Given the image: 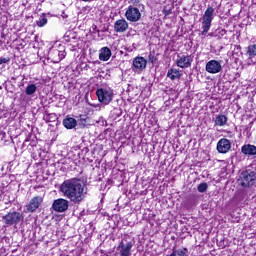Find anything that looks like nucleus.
<instances>
[{
	"label": "nucleus",
	"mask_w": 256,
	"mask_h": 256,
	"mask_svg": "<svg viewBox=\"0 0 256 256\" xmlns=\"http://www.w3.org/2000/svg\"><path fill=\"white\" fill-rule=\"evenodd\" d=\"M100 61H109L111 59V49L109 47H103L100 49L99 53Z\"/></svg>",
	"instance_id": "nucleus-18"
},
{
	"label": "nucleus",
	"mask_w": 256,
	"mask_h": 256,
	"mask_svg": "<svg viewBox=\"0 0 256 256\" xmlns=\"http://www.w3.org/2000/svg\"><path fill=\"white\" fill-rule=\"evenodd\" d=\"M65 41H67V43L71 42V38H69V36H65Z\"/></svg>",
	"instance_id": "nucleus-34"
},
{
	"label": "nucleus",
	"mask_w": 256,
	"mask_h": 256,
	"mask_svg": "<svg viewBox=\"0 0 256 256\" xmlns=\"http://www.w3.org/2000/svg\"><path fill=\"white\" fill-rule=\"evenodd\" d=\"M238 183L244 188L253 187L256 183V171L251 170L250 168L242 171L239 176Z\"/></svg>",
	"instance_id": "nucleus-3"
},
{
	"label": "nucleus",
	"mask_w": 256,
	"mask_h": 256,
	"mask_svg": "<svg viewBox=\"0 0 256 256\" xmlns=\"http://www.w3.org/2000/svg\"><path fill=\"white\" fill-rule=\"evenodd\" d=\"M231 149V141L227 138H221L217 143L218 153H229Z\"/></svg>",
	"instance_id": "nucleus-12"
},
{
	"label": "nucleus",
	"mask_w": 256,
	"mask_h": 256,
	"mask_svg": "<svg viewBox=\"0 0 256 256\" xmlns=\"http://www.w3.org/2000/svg\"><path fill=\"white\" fill-rule=\"evenodd\" d=\"M205 69L207 73H211L212 75H215L223 71V66L221 65V61L210 60L206 63Z\"/></svg>",
	"instance_id": "nucleus-11"
},
{
	"label": "nucleus",
	"mask_w": 256,
	"mask_h": 256,
	"mask_svg": "<svg viewBox=\"0 0 256 256\" xmlns=\"http://www.w3.org/2000/svg\"><path fill=\"white\" fill-rule=\"evenodd\" d=\"M80 121L82 123H87V118L85 116H83V115H80Z\"/></svg>",
	"instance_id": "nucleus-30"
},
{
	"label": "nucleus",
	"mask_w": 256,
	"mask_h": 256,
	"mask_svg": "<svg viewBox=\"0 0 256 256\" xmlns=\"http://www.w3.org/2000/svg\"><path fill=\"white\" fill-rule=\"evenodd\" d=\"M92 29L93 31H97V26L96 25L92 26Z\"/></svg>",
	"instance_id": "nucleus-35"
},
{
	"label": "nucleus",
	"mask_w": 256,
	"mask_h": 256,
	"mask_svg": "<svg viewBox=\"0 0 256 256\" xmlns=\"http://www.w3.org/2000/svg\"><path fill=\"white\" fill-rule=\"evenodd\" d=\"M148 62L152 63V65H155V63H157V56H155V52H150L149 53Z\"/></svg>",
	"instance_id": "nucleus-26"
},
{
	"label": "nucleus",
	"mask_w": 256,
	"mask_h": 256,
	"mask_svg": "<svg viewBox=\"0 0 256 256\" xmlns=\"http://www.w3.org/2000/svg\"><path fill=\"white\" fill-rule=\"evenodd\" d=\"M139 1H140V0H129V3L135 4V3H139Z\"/></svg>",
	"instance_id": "nucleus-33"
},
{
	"label": "nucleus",
	"mask_w": 256,
	"mask_h": 256,
	"mask_svg": "<svg viewBox=\"0 0 256 256\" xmlns=\"http://www.w3.org/2000/svg\"><path fill=\"white\" fill-rule=\"evenodd\" d=\"M41 203H43V197L36 196L30 200L29 205L27 206V211L30 213H35L39 209Z\"/></svg>",
	"instance_id": "nucleus-13"
},
{
	"label": "nucleus",
	"mask_w": 256,
	"mask_h": 256,
	"mask_svg": "<svg viewBox=\"0 0 256 256\" xmlns=\"http://www.w3.org/2000/svg\"><path fill=\"white\" fill-rule=\"evenodd\" d=\"M199 193H205L207 191V189H209V185L207 183H201L198 185L197 187Z\"/></svg>",
	"instance_id": "nucleus-25"
},
{
	"label": "nucleus",
	"mask_w": 256,
	"mask_h": 256,
	"mask_svg": "<svg viewBox=\"0 0 256 256\" xmlns=\"http://www.w3.org/2000/svg\"><path fill=\"white\" fill-rule=\"evenodd\" d=\"M227 124V117L225 115H218L215 120V125L223 127Z\"/></svg>",
	"instance_id": "nucleus-21"
},
{
	"label": "nucleus",
	"mask_w": 256,
	"mask_h": 256,
	"mask_svg": "<svg viewBox=\"0 0 256 256\" xmlns=\"http://www.w3.org/2000/svg\"><path fill=\"white\" fill-rule=\"evenodd\" d=\"M52 209L56 213H65L69 209V202L63 198H58L53 201Z\"/></svg>",
	"instance_id": "nucleus-9"
},
{
	"label": "nucleus",
	"mask_w": 256,
	"mask_h": 256,
	"mask_svg": "<svg viewBox=\"0 0 256 256\" xmlns=\"http://www.w3.org/2000/svg\"><path fill=\"white\" fill-rule=\"evenodd\" d=\"M129 29V23L125 19H119L114 23L115 33H125Z\"/></svg>",
	"instance_id": "nucleus-14"
},
{
	"label": "nucleus",
	"mask_w": 256,
	"mask_h": 256,
	"mask_svg": "<svg viewBox=\"0 0 256 256\" xmlns=\"http://www.w3.org/2000/svg\"><path fill=\"white\" fill-rule=\"evenodd\" d=\"M215 17V8L208 6L202 17V35H207L211 29V23Z\"/></svg>",
	"instance_id": "nucleus-4"
},
{
	"label": "nucleus",
	"mask_w": 256,
	"mask_h": 256,
	"mask_svg": "<svg viewBox=\"0 0 256 256\" xmlns=\"http://www.w3.org/2000/svg\"><path fill=\"white\" fill-rule=\"evenodd\" d=\"M246 57H248V59H253V57H256V44H252L249 45L246 48Z\"/></svg>",
	"instance_id": "nucleus-19"
},
{
	"label": "nucleus",
	"mask_w": 256,
	"mask_h": 256,
	"mask_svg": "<svg viewBox=\"0 0 256 256\" xmlns=\"http://www.w3.org/2000/svg\"><path fill=\"white\" fill-rule=\"evenodd\" d=\"M6 227H13L19 225L23 219V213L17 211H10L2 217Z\"/></svg>",
	"instance_id": "nucleus-6"
},
{
	"label": "nucleus",
	"mask_w": 256,
	"mask_h": 256,
	"mask_svg": "<svg viewBox=\"0 0 256 256\" xmlns=\"http://www.w3.org/2000/svg\"><path fill=\"white\" fill-rule=\"evenodd\" d=\"M3 63H9V58H0V65H3Z\"/></svg>",
	"instance_id": "nucleus-29"
},
{
	"label": "nucleus",
	"mask_w": 256,
	"mask_h": 256,
	"mask_svg": "<svg viewBox=\"0 0 256 256\" xmlns=\"http://www.w3.org/2000/svg\"><path fill=\"white\" fill-rule=\"evenodd\" d=\"M82 1H92V0H82Z\"/></svg>",
	"instance_id": "nucleus-37"
},
{
	"label": "nucleus",
	"mask_w": 256,
	"mask_h": 256,
	"mask_svg": "<svg viewBox=\"0 0 256 256\" xmlns=\"http://www.w3.org/2000/svg\"><path fill=\"white\" fill-rule=\"evenodd\" d=\"M167 77L168 79H171V81L181 79V77H183V71L175 68H170L168 69Z\"/></svg>",
	"instance_id": "nucleus-16"
},
{
	"label": "nucleus",
	"mask_w": 256,
	"mask_h": 256,
	"mask_svg": "<svg viewBox=\"0 0 256 256\" xmlns=\"http://www.w3.org/2000/svg\"><path fill=\"white\" fill-rule=\"evenodd\" d=\"M187 248L173 250L170 256H189Z\"/></svg>",
	"instance_id": "nucleus-22"
},
{
	"label": "nucleus",
	"mask_w": 256,
	"mask_h": 256,
	"mask_svg": "<svg viewBox=\"0 0 256 256\" xmlns=\"http://www.w3.org/2000/svg\"><path fill=\"white\" fill-rule=\"evenodd\" d=\"M61 17L62 19H67L69 16L67 15V13L62 12Z\"/></svg>",
	"instance_id": "nucleus-31"
},
{
	"label": "nucleus",
	"mask_w": 256,
	"mask_h": 256,
	"mask_svg": "<svg viewBox=\"0 0 256 256\" xmlns=\"http://www.w3.org/2000/svg\"><path fill=\"white\" fill-rule=\"evenodd\" d=\"M26 95H35L37 93V85L35 84H28L25 90Z\"/></svg>",
	"instance_id": "nucleus-24"
},
{
	"label": "nucleus",
	"mask_w": 256,
	"mask_h": 256,
	"mask_svg": "<svg viewBox=\"0 0 256 256\" xmlns=\"http://www.w3.org/2000/svg\"><path fill=\"white\" fill-rule=\"evenodd\" d=\"M125 17L131 23H137L141 19V11L137 7L129 6L125 12Z\"/></svg>",
	"instance_id": "nucleus-7"
},
{
	"label": "nucleus",
	"mask_w": 256,
	"mask_h": 256,
	"mask_svg": "<svg viewBox=\"0 0 256 256\" xmlns=\"http://www.w3.org/2000/svg\"><path fill=\"white\" fill-rule=\"evenodd\" d=\"M49 57L52 59L53 63H59V50L52 49L49 52Z\"/></svg>",
	"instance_id": "nucleus-20"
},
{
	"label": "nucleus",
	"mask_w": 256,
	"mask_h": 256,
	"mask_svg": "<svg viewBox=\"0 0 256 256\" xmlns=\"http://www.w3.org/2000/svg\"><path fill=\"white\" fill-rule=\"evenodd\" d=\"M48 117L51 120V119H55L56 115L55 114H49Z\"/></svg>",
	"instance_id": "nucleus-32"
},
{
	"label": "nucleus",
	"mask_w": 256,
	"mask_h": 256,
	"mask_svg": "<svg viewBox=\"0 0 256 256\" xmlns=\"http://www.w3.org/2000/svg\"><path fill=\"white\" fill-rule=\"evenodd\" d=\"M60 191L76 205H79L87 195V186L81 182L79 178H72L65 180L61 186Z\"/></svg>",
	"instance_id": "nucleus-2"
},
{
	"label": "nucleus",
	"mask_w": 256,
	"mask_h": 256,
	"mask_svg": "<svg viewBox=\"0 0 256 256\" xmlns=\"http://www.w3.org/2000/svg\"><path fill=\"white\" fill-rule=\"evenodd\" d=\"M29 137H30V136H28V137L25 139L24 143L29 142Z\"/></svg>",
	"instance_id": "nucleus-36"
},
{
	"label": "nucleus",
	"mask_w": 256,
	"mask_h": 256,
	"mask_svg": "<svg viewBox=\"0 0 256 256\" xmlns=\"http://www.w3.org/2000/svg\"><path fill=\"white\" fill-rule=\"evenodd\" d=\"M58 59L59 63L60 61H63V59H65V51H59Z\"/></svg>",
	"instance_id": "nucleus-28"
},
{
	"label": "nucleus",
	"mask_w": 256,
	"mask_h": 256,
	"mask_svg": "<svg viewBox=\"0 0 256 256\" xmlns=\"http://www.w3.org/2000/svg\"><path fill=\"white\" fill-rule=\"evenodd\" d=\"M0 191H1V186H0Z\"/></svg>",
	"instance_id": "nucleus-38"
},
{
	"label": "nucleus",
	"mask_w": 256,
	"mask_h": 256,
	"mask_svg": "<svg viewBox=\"0 0 256 256\" xmlns=\"http://www.w3.org/2000/svg\"><path fill=\"white\" fill-rule=\"evenodd\" d=\"M47 17H49V14H42L36 21V25L38 27H45V24L47 23Z\"/></svg>",
	"instance_id": "nucleus-23"
},
{
	"label": "nucleus",
	"mask_w": 256,
	"mask_h": 256,
	"mask_svg": "<svg viewBox=\"0 0 256 256\" xmlns=\"http://www.w3.org/2000/svg\"><path fill=\"white\" fill-rule=\"evenodd\" d=\"M112 115L113 117H121V115H123V112L121 108H114L112 111Z\"/></svg>",
	"instance_id": "nucleus-27"
},
{
	"label": "nucleus",
	"mask_w": 256,
	"mask_h": 256,
	"mask_svg": "<svg viewBox=\"0 0 256 256\" xmlns=\"http://www.w3.org/2000/svg\"><path fill=\"white\" fill-rule=\"evenodd\" d=\"M60 191L76 205H79L87 195V186L81 182L79 178H72L65 180L61 186Z\"/></svg>",
	"instance_id": "nucleus-1"
},
{
	"label": "nucleus",
	"mask_w": 256,
	"mask_h": 256,
	"mask_svg": "<svg viewBox=\"0 0 256 256\" xmlns=\"http://www.w3.org/2000/svg\"><path fill=\"white\" fill-rule=\"evenodd\" d=\"M241 153L247 157H253L256 155V146L252 144H245L241 148Z\"/></svg>",
	"instance_id": "nucleus-15"
},
{
	"label": "nucleus",
	"mask_w": 256,
	"mask_h": 256,
	"mask_svg": "<svg viewBox=\"0 0 256 256\" xmlns=\"http://www.w3.org/2000/svg\"><path fill=\"white\" fill-rule=\"evenodd\" d=\"M96 95L98 97V101L102 103V105H109L113 101L115 94L111 88H99L96 91Z\"/></svg>",
	"instance_id": "nucleus-5"
},
{
	"label": "nucleus",
	"mask_w": 256,
	"mask_h": 256,
	"mask_svg": "<svg viewBox=\"0 0 256 256\" xmlns=\"http://www.w3.org/2000/svg\"><path fill=\"white\" fill-rule=\"evenodd\" d=\"M145 69H147V60L141 56L135 57L132 62V71L134 73H141Z\"/></svg>",
	"instance_id": "nucleus-8"
},
{
	"label": "nucleus",
	"mask_w": 256,
	"mask_h": 256,
	"mask_svg": "<svg viewBox=\"0 0 256 256\" xmlns=\"http://www.w3.org/2000/svg\"><path fill=\"white\" fill-rule=\"evenodd\" d=\"M62 125L65 129H75L77 127V119L67 115L62 121Z\"/></svg>",
	"instance_id": "nucleus-17"
},
{
	"label": "nucleus",
	"mask_w": 256,
	"mask_h": 256,
	"mask_svg": "<svg viewBox=\"0 0 256 256\" xmlns=\"http://www.w3.org/2000/svg\"><path fill=\"white\" fill-rule=\"evenodd\" d=\"M177 57V67H180V69H189L191 67V63H193L192 55H178Z\"/></svg>",
	"instance_id": "nucleus-10"
}]
</instances>
